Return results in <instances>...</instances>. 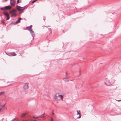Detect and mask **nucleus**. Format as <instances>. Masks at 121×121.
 <instances>
[{"label": "nucleus", "mask_w": 121, "mask_h": 121, "mask_svg": "<svg viewBox=\"0 0 121 121\" xmlns=\"http://www.w3.org/2000/svg\"><path fill=\"white\" fill-rule=\"evenodd\" d=\"M77 113L76 114V116L77 118H81V115L80 111H77Z\"/></svg>", "instance_id": "obj_6"}, {"label": "nucleus", "mask_w": 121, "mask_h": 121, "mask_svg": "<svg viewBox=\"0 0 121 121\" xmlns=\"http://www.w3.org/2000/svg\"><path fill=\"white\" fill-rule=\"evenodd\" d=\"M4 94V92H0V96L3 95Z\"/></svg>", "instance_id": "obj_16"}, {"label": "nucleus", "mask_w": 121, "mask_h": 121, "mask_svg": "<svg viewBox=\"0 0 121 121\" xmlns=\"http://www.w3.org/2000/svg\"><path fill=\"white\" fill-rule=\"evenodd\" d=\"M5 1H6L7 0H5Z\"/></svg>", "instance_id": "obj_25"}, {"label": "nucleus", "mask_w": 121, "mask_h": 121, "mask_svg": "<svg viewBox=\"0 0 121 121\" xmlns=\"http://www.w3.org/2000/svg\"><path fill=\"white\" fill-rule=\"evenodd\" d=\"M20 2H21V1H20Z\"/></svg>", "instance_id": "obj_26"}, {"label": "nucleus", "mask_w": 121, "mask_h": 121, "mask_svg": "<svg viewBox=\"0 0 121 121\" xmlns=\"http://www.w3.org/2000/svg\"><path fill=\"white\" fill-rule=\"evenodd\" d=\"M27 113V112L25 113H23L21 115V117H24L25 116Z\"/></svg>", "instance_id": "obj_11"}, {"label": "nucleus", "mask_w": 121, "mask_h": 121, "mask_svg": "<svg viewBox=\"0 0 121 121\" xmlns=\"http://www.w3.org/2000/svg\"><path fill=\"white\" fill-rule=\"evenodd\" d=\"M19 0H17V3H19Z\"/></svg>", "instance_id": "obj_21"}, {"label": "nucleus", "mask_w": 121, "mask_h": 121, "mask_svg": "<svg viewBox=\"0 0 121 121\" xmlns=\"http://www.w3.org/2000/svg\"><path fill=\"white\" fill-rule=\"evenodd\" d=\"M24 7H22L18 6H17L16 7V8L17 10L21 12H23V10L25 9L24 8L22 9Z\"/></svg>", "instance_id": "obj_4"}, {"label": "nucleus", "mask_w": 121, "mask_h": 121, "mask_svg": "<svg viewBox=\"0 0 121 121\" xmlns=\"http://www.w3.org/2000/svg\"><path fill=\"white\" fill-rule=\"evenodd\" d=\"M33 118H38V117H33Z\"/></svg>", "instance_id": "obj_19"}, {"label": "nucleus", "mask_w": 121, "mask_h": 121, "mask_svg": "<svg viewBox=\"0 0 121 121\" xmlns=\"http://www.w3.org/2000/svg\"><path fill=\"white\" fill-rule=\"evenodd\" d=\"M4 104L3 105H2V103H0V111L4 107Z\"/></svg>", "instance_id": "obj_9"}, {"label": "nucleus", "mask_w": 121, "mask_h": 121, "mask_svg": "<svg viewBox=\"0 0 121 121\" xmlns=\"http://www.w3.org/2000/svg\"><path fill=\"white\" fill-rule=\"evenodd\" d=\"M21 18L20 17L19 18L18 20L16 22V23H18L20 22V20L21 19Z\"/></svg>", "instance_id": "obj_13"}, {"label": "nucleus", "mask_w": 121, "mask_h": 121, "mask_svg": "<svg viewBox=\"0 0 121 121\" xmlns=\"http://www.w3.org/2000/svg\"><path fill=\"white\" fill-rule=\"evenodd\" d=\"M10 4L12 6H14L15 5V2L14 0H11Z\"/></svg>", "instance_id": "obj_8"}, {"label": "nucleus", "mask_w": 121, "mask_h": 121, "mask_svg": "<svg viewBox=\"0 0 121 121\" xmlns=\"http://www.w3.org/2000/svg\"><path fill=\"white\" fill-rule=\"evenodd\" d=\"M1 9L2 10H4L5 9V7L1 8Z\"/></svg>", "instance_id": "obj_18"}, {"label": "nucleus", "mask_w": 121, "mask_h": 121, "mask_svg": "<svg viewBox=\"0 0 121 121\" xmlns=\"http://www.w3.org/2000/svg\"><path fill=\"white\" fill-rule=\"evenodd\" d=\"M112 83L111 80H109L107 79L106 80L105 82V84L107 86H109L111 85Z\"/></svg>", "instance_id": "obj_2"}, {"label": "nucleus", "mask_w": 121, "mask_h": 121, "mask_svg": "<svg viewBox=\"0 0 121 121\" xmlns=\"http://www.w3.org/2000/svg\"><path fill=\"white\" fill-rule=\"evenodd\" d=\"M17 12V10L15 9H13L12 11H10V13H15Z\"/></svg>", "instance_id": "obj_14"}, {"label": "nucleus", "mask_w": 121, "mask_h": 121, "mask_svg": "<svg viewBox=\"0 0 121 121\" xmlns=\"http://www.w3.org/2000/svg\"><path fill=\"white\" fill-rule=\"evenodd\" d=\"M16 16V14L15 13H13L12 14L11 16L12 17H15Z\"/></svg>", "instance_id": "obj_15"}, {"label": "nucleus", "mask_w": 121, "mask_h": 121, "mask_svg": "<svg viewBox=\"0 0 121 121\" xmlns=\"http://www.w3.org/2000/svg\"><path fill=\"white\" fill-rule=\"evenodd\" d=\"M29 84L28 82L25 83L23 86L24 89L25 90L28 89L29 88Z\"/></svg>", "instance_id": "obj_3"}, {"label": "nucleus", "mask_w": 121, "mask_h": 121, "mask_svg": "<svg viewBox=\"0 0 121 121\" xmlns=\"http://www.w3.org/2000/svg\"><path fill=\"white\" fill-rule=\"evenodd\" d=\"M11 7L10 6H6L5 7V9H11Z\"/></svg>", "instance_id": "obj_10"}, {"label": "nucleus", "mask_w": 121, "mask_h": 121, "mask_svg": "<svg viewBox=\"0 0 121 121\" xmlns=\"http://www.w3.org/2000/svg\"><path fill=\"white\" fill-rule=\"evenodd\" d=\"M3 14L4 15L6 16V17L9 15V14L7 12H4V13Z\"/></svg>", "instance_id": "obj_12"}, {"label": "nucleus", "mask_w": 121, "mask_h": 121, "mask_svg": "<svg viewBox=\"0 0 121 121\" xmlns=\"http://www.w3.org/2000/svg\"><path fill=\"white\" fill-rule=\"evenodd\" d=\"M49 30H51V28H50V29H49Z\"/></svg>", "instance_id": "obj_23"}, {"label": "nucleus", "mask_w": 121, "mask_h": 121, "mask_svg": "<svg viewBox=\"0 0 121 121\" xmlns=\"http://www.w3.org/2000/svg\"><path fill=\"white\" fill-rule=\"evenodd\" d=\"M63 96L62 95H60L58 94H56L54 96V99L56 101H58L63 99Z\"/></svg>", "instance_id": "obj_1"}, {"label": "nucleus", "mask_w": 121, "mask_h": 121, "mask_svg": "<svg viewBox=\"0 0 121 121\" xmlns=\"http://www.w3.org/2000/svg\"><path fill=\"white\" fill-rule=\"evenodd\" d=\"M29 28H30V33L31 34V35L32 36V37H30V38H32V39H34V37L35 36V34L34 33V32L32 31L31 29V26L29 27Z\"/></svg>", "instance_id": "obj_5"}, {"label": "nucleus", "mask_w": 121, "mask_h": 121, "mask_svg": "<svg viewBox=\"0 0 121 121\" xmlns=\"http://www.w3.org/2000/svg\"><path fill=\"white\" fill-rule=\"evenodd\" d=\"M7 17V18L6 19V20H8L10 18V17L9 16V15L8 16L6 17Z\"/></svg>", "instance_id": "obj_17"}, {"label": "nucleus", "mask_w": 121, "mask_h": 121, "mask_svg": "<svg viewBox=\"0 0 121 121\" xmlns=\"http://www.w3.org/2000/svg\"><path fill=\"white\" fill-rule=\"evenodd\" d=\"M6 54L10 56H15L16 55V54L14 52H12L10 53L7 54L6 53Z\"/></svg>", "instance_id": "obj_7"}, {"label": "nucleus", "mask_w": 121, "mask_h": 121, "mask_svg": "<svg viewBox=\"0 0 121 121\" xmlns=\"http://www.w3.org/2000/svg\"><path fill=\"white\" fill-rule=\"evenodd\" d=\"M36 0H34V1H32V3H33L34 2H35L36 1Z\"/></svg>", "instance_id": "obj_20"}, {"label": "nucleus", "mask_w": 121, "mask_h": 121, "mask_svg": "<svg viewBox=\"0 0 121 121\" xmlns=\"http://www.w3.org/2000/svg\"><path fill=\"white\" fill-rule=\"evenodd\" d=\"M52 119L51 121H53V118L52 117H51Z\"/></svg>", "instance_id": "obj_22"}, {"label": "nucleus", "mask_w": 121, "mask_h": 121, "mask_svg": "<svg viewBox=\"0 0 121 121\" xmlns=\"http://www.w3.org/2000/svg\"><path fill=\"white\" fill-rule=\"evenodd\" d=\"M52 114H53V115H54V112H52Z\"/></svg>", "instance_id": "obj_24"}, {"label": "nucleus", "mask_w": 121, "mask_h": 121, "mask_svg": "<svg viewBox=\"0 0 121 121\" xmlns=\"http://www.w3.org/2000/svg\"><path fill=\"white\" fill-rule=\"evenodd\" d=\"M119 101H121V100H119Z\"/></svg>", "instance_id": "obj_27"}]
</instances>
